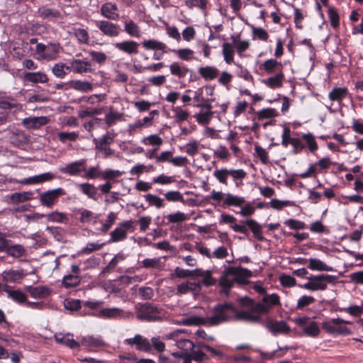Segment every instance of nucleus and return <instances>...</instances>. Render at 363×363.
Listing matches in <instances>:
<instances>
[{"instance_id": "58", "label": "nucleus", "mask_w": 363, "mask_h": 363, "mask_svg": "<svg viewBox=\"0 0 363 363\" xmlns=\"http://www.w3.org/2000/svg\"><path fill=\"white\" fill-rule=\"evenodd\" d=\"M38 13L39 16L45 18H54L59 16L58 11L48 7H40L38 9Z\"/></svg>"}, {"instance_id": "1", "label": "nucleus", "mask_w": 363, "mask_h": 363, "mask_svg": "<svg viewBox=\"0 0 363 363\" xmlns=\"http://www.w3.org/2000/svg\"><path fill=\"white\" fill-rule=\"evenodd\" d=\"M236 308L232 303H224L216 305L211 316L205 318L206 325H216L234 319Z\"/></svg>"}, {"instance_id": "21", "label": "nucleus", "mask_w": 363, "mask_h": 363, "mask_svg": "<svg viewBox=\"0 0 363 363\" xmlns=\"http://www.w3.org/2000/svg\"><path fill=\"white\" fill-rule=\"evenodd\" d=\"M266 328L274 335L286 334L290 331L289 325L285 321H272L266 323Z\"/></svg>"}, {"instance_id": "12", "label": "nucleus", "mask_w": 363, "mask_h": 363, "mask_svg": "<svg viewBox=\"0 0 363 363\" xmlns=\"http://www.w3.org/2000/svg\"><path fill=\"white\" fill-rule=\"evenodd\" d=\"M124 342L129 346H135L136 350L139 351L149 352L152 350V345L149 340L140 334L135 335L133 337L125 339Z\"/></svg>"}, {"instance_id": "20", "label": "nucleus", "mask_w": 363, "mask_h": 363, "mask_svg": "<svg viewBox=\"0 0 363 363\" xmlns=\"http://www.w3.org/2000/svg\"><path fill=\"white\" fill-rule=\"evenodd\" d=\"M201 284L196 281H185L177 285V294H196L201 291Z\"/></svg>"}, {"instance_id": "54", "label": "nucleus", "mask_w": 363, "mask_h": 363, "mask_svg": "<svg viewBox=\"0 0 363 363\" xmlns=\"http://www.w3.org/2000/svg\"><path fill=\"white\" fill-rule=\"evenodd\" d=\"M144 197L150 206H154L157 208H161L164 206V203L163 199L155 194H147L145 195Z\"/></svg>"}, {"instance_id": "23", "label": "nucleus", "mask_w": 363, "mask_h": 363, "mask_svg": "<svg viewBox=\"0 0 363 363\" xmlns=\"http://www.w3.org/2000/svg\"><path fill=\"white\" fill-rule=\"evenodd\" d=\"M113 46L119 51L133 55L138 53L139 44L135 41L129 40L116 43Z\"/></svg>"}, {"instance_id": "15", "label": "nucleus", "mask_w": 363, "mask_h": 363, "mask_svg": "<svg viewBox=\"0 0 363 363\" xmlns=\"http://www.w3.org/2000/svg\"><path fill=\"white\" fill-rule=\"evenodd\" d=\"M30 273L26 270L10 269L2 272L1 277L4 281L10 283H19Z\"/></svg>"}, {"instance_id": "34", "label": "nucleus", "mask_w": 363, "mask_h": 363, "mask_svg": "<svg viewBox=\"0 0 363 363\" xmlns=\"http://www.w3.org/2000/svg\"><path fill=\"white\" fill-rule=\"evenodd\" d=\"M23 79L27 82L31 83H47L48 82V77L43 72H26L23 75Z\"/></svg>"}, {"instance_id": "48", "label": "nucleus", "mask_w": 363, "mask_h": 363, "mask_svg": "<svg viewBox=\"0 0 363 363\" xmlns=\"http://www.w3.org/2000/svg\"><path fill=\"white\" fill-rule=\"evenodd\" d=\"M26 252L25 247L19 244L9 245L6 250L7 255L14 258H19L24 256Z\"/></svg>"}, {"instance_id": "30", "label": "nucleus", "mask_w": 363, "mask_h": 363, "mask_svg": "<svg viewBox=\"0 0 363 363\" xmlns=\"http://www.w3.org/2000/svg\"><path fill=\"white\" fill-rule=\"evenodd\" d=\"M142 46L147 50H161L167 52V47L164 43L155 39L145 40L141 43Z\"/></svg>"}, {"instance_id": "33", "label": "nucleus", "mask_w": 363, "mask_h": 363, "mask_svg": "<svg viewBox=\"0 0 363 363\" xmlns=\"http://www.w3.org/2000/svg\"><path fill=\"white\" fill-rule=\"evenodd\" d=\"M206 321L204 318L196 315L181 318L175 322L176 325L186 326L206 325Z\"/></svg>"}, {"instance_id": "11", "label": "nucleus", "mask_w": 363, "mask_h": 363, "mask_svg": "<svg viewBox=\"0 0 363 363\" xmlns=\"http://www.w3.org/2000/svg\"><path fill=\"white\" fill-rule=\"evenodd\" d=\"M235 282H236L235 267H226L219 280V285L222 287L220 293L227 294Z\"/></svg>"}, {"instance_id": "32", "label": "nucleus", "mask_w": 363, "mask_h": 363, "mask_svg": "<svg viewBox=\"0 0 363 363\" xmlns=\"http://www.w3.org/2000/svg\"><path fill=\"white\" fill-rule=\"evenodd\" d=\"M77 189L88 198L97 200V188L92 184L85 182L77 184Z\"/></svg>"}, {"instance_id": "4", "label": "nucleus", "mask_w": 363, "mask_h": 363, "mask_svg": "<svg viewBox=\"0 0 363 363\" xmlns=\"http://www.w3.org/2000/svg\"><path fill=\"white\" fill-rule=\"evenodd\" d=\"M185 332L184 329H177L162 336V340H170L175 342V345L182 351L179 352L191 353L195 350V344L188 339L180 337V335Z\"/></svg>"}, {"instance_id": "62", "label": "nucleus", "mask_w": 363, "mask_h": 363, "mask_svg": "<svg viewBox=\"0 0 363 363\" xmlns=\"http://www.w3.org/2000/svg\"><path fill=\"white\" fill-rule=\"evenodd\" d=\"M74 35L80 44H89V35L86 30L84 28H76L74 30Z\"/></svg>"}, {"instance_id": "44", "label": "nucleus", "mask_w": 363, "mask_h": 363, "mask_svg": "<svg viewBox=\"0 0 363 363\" xmlns=\"http://www.w3.org/2000/svg\"><path fill=\"white\" fill-rule=\"evenodd\" d=\"M348 90L345 87H336L332 89L328 94L331 101L340 102L347 96Z\"/></svg>"}, {"instance_id": "3", "label": "nucleus", "mask_w": 363, "mask_h": 363, "mask_svg": "<svg viewBox=\"0 0 363 363\" xmlns=\"http://www.w3.org/2000/svg\"><path fill=\"white\" fill-rule=\"evenodd\" d=\"M61 50L62 48L59 43H54L48 45L37 43L35 48L36 58L46 62L55 60L57 59Z\"/></svg>"}, {"instance_id": "35", "label": "nucleus", "mask_w": 363, "mask_h": 363, "mask_svg": "<svg viewBox=\"0 0 363 363\" xmlns=\"http://www.w3.org/2000/svg\"><path fill=\"white\" fill-rule=\"evenodd\" d=\"M308 267L313 271L332 272L333 268L318 258H310Z\"/></svg>"}, {"instance_id": "10", "label": "nucleus", "mask_w": 363, "mask_h": 363, "mask_svg": "<svg viewBox=\"0 0 363 363\" xmlns=\"http://www.w3.org/2000/svg\"><path fill=\"white\" fill-rule=\"evenodd\" d=\"M159 308L150 303H145L138 308L136 317L142 320H155L158 318Z\"/></svg>"}, {"instance_id": "42", "label": "nucleus", "mask_w": 363, "mask_h": 363, "mask_svg": "<svg viewBox=\"0 0 363 363\" xmlns=\"http://www.w3.org/2000/svg\"><path fill=\"white\" fill-rule=\"evenodd\" d=\"M6 292L9 298L19 304L25 303L27 301L26 294L20 289H7Z\"/></svg>"}, {"instance_id": "63", "label": "nucleus", "mask_w": 363, "mask_h": 363, "mask_svg": "<svg viewBox=\"0 0 363 363\" xmlns=\"http://www.w3.org/2000/svg\"><path fill=\"white\" fill-rule=\"evenodd\" d=\"M101 171H100L99 166H93L88 169L85 168L83 177L85 179H95L99 177H101Z\"/></svg>"}, {"instance_id": "51", "label": "nucleus", "mask_w": 363, "mask_h": 363, "mask_svg": "<svg viewBox=\"0 0 363 363\" xmlns=\"http://www.w3.org/2000/svg\"><path fill=\"white\" fill-rule=\"evenodd\" d=\"M170 51L175 53L177 57L184 61H191L194 60V52L189 48H183L178 50H169Z\"/></svg>"}, {"instance_id": "2", "label": "nucleus", "mask_w": 363, "mask_h": 363, "mask_svg": "<svg viewBox=\"0 0 363 363\" xmlns=\"http://www.w3.org/2000/svg\"><path fill=\"white\" fill-rule=\"evenodd\" d=\"M335 277L330 274L313 275L308 277V282L303 285V288L308 291H324L328 284L335 283Z\"/></svg>"}, {"instance_id": "28", "label": "nucleus", "mask_w": 363, "mask_h": 363, "mask_svg": "<svg viewBox=\"0 0 363 363\" xmlns=\"http://www.w3.org/2000/svg\"><path fill=\"white\" fill-rule=\"evenodd\" d=\"M196 277L202 278L201 281L198 282L201 284V286H213L216 285L217 282L216 279L212 277V272L210 270H203L202 269L197 268Z\"/></svg>"}, {"instance_id": "31", "label": "nucleus", "mask_w": 363, "mask_h": 363, "mask_svg": "<svg viewBox=\"0 0 363 363\" xmlns=\"http://www.w3.org/2000/svg\"><path fill=\"white\" fill-rule=\"evenodd\" d=\"M235 320H244L251 323H257L259 321V315L251 310L238 311L236 310V314L234 316Z\"/></svg>"}, {"instance_id": "9", "label": "nucleus", "mask_w": 363, "mask_h": 363, "mask_svg": "<svg viewBox=\"0 0 363 363\" xmlns=\"http://www.w3.org/2000/svg\"><path fill=\"white\" fill-rule=\"evenodd\" d=\"M65 194L62 188H57L43 192L40 195L39 201L42 206L52 208L57 202L58 198Z\"/></svg>"}, {"instance_id": "5", "label": "nucleus", "mask_w": 363, "mask_h": 363, "mask_svg": "<svg viewBox=\"0 0 363 363\" xmlns=\"http://www.w3.org/2000/svg\"><path fill=\"white\" fill-rule=\"evenodd\" d=\"M210 198L217 202L223 201L224 207H242L245 203L244 197L215 190L211 191Z\"/></svg>"}, {"instance_id": "7", "label": "nucleus", "mask_w": 363, "mask_h": 363, "mask_svg": "<svg viewBox=\"0 0 363 363\" xmlns=\"http://www.w3.org/2000/svg\"><path fill=\"white\" fill-rule=\"evenodd\" d=\"M293 320L298 326L301 328L306 335L313 337L319 335L320 330L317 323L312 320L309 317H298Z\"/></svg>"}, {"instance_id": "29", "label": "nucleus", "mask_w": 363, "mask_h": 363, "mask_svg": "<svg viewBox=\"0 0 363 363\" xmlns=\"http://www.w3.org/2000/svg\"><path fill=\"white\" fill-rule=\"evenodd\" d=\"M26 290L28 292L30 296L33 298H45L50 294V290L45 286H28Z\"/></svg>"}, {"instance_id": "52", "label": "nucleus", "mask_w": 363, "mask_h": 363, "mask_svg": "<svg viewBox=\"0 0 363 363\" xmlns=\"http://www.w3.org/2000/svg\"><path fill=\"white\" fill-rule=\"evenodd\" d=\"M124 30L130 36L135 38H139L140 36L139 26L133 21L125 22Z\"/></svg>"}, {"instance_id": "49", "label": "nucleus", "mask_w": 363, "mask_h": 363, "mask_svg": "<svg viewBox=\"0 0 363 363\" xmlns=\"http://www.w3.org/2000/svg\"><path fill=\"white\" fill-rule=\"evenodd\" d=\"M252 276V272L242 268L235 267V277H236V282L243 284Z\"/></svg>"}, {"instance_id": "56", "label": "nucleus", "mask_w": 363, "mask_h": 363, "mask_svg": "<svg viewBox=\"0 0 363 363\" xmlns=\"http://www.w3.org/2000/svg\"><path fill=\"white\" fill-rule=\"evenodd\" d=\"M33 197L32 191L16 192L11 196V199L13 202H24L31 200Z\"/></svg>"}, {"instance_id": "45", "label": "nucleus", "mask_w": 363, "mask_h": 363, "mask_svg": "<svg viewBox=\"0 0 363 363\" xmlns=\"http://www.w3.org/2000/svg\"><path fill=\"white\" fill-rule=\"evenodd\" d=\"M93 142L97 150L103 149L104 147H109L113 142V136L107 133L99 138H94Z\"/></svg>"}, {"instance_id": "53", "label": "nucleus", "mask_w": 363, "mask_h": 363, "mask_svg": "<svg viewBox=\"0 0 363 363\" xmlns=\"http://www.w3.org/2000/svg\"><path fill=\"white\" fill-rule=\"evenodd\" d=\"M45 217L48 221L54 223H64L68 220V217L66 213L57 211H52L45 215Z\"/></svg>"}, {"instance_id": "47", "label": "nucleus", "mask_w": 363, "mask_h": 363, "mask_svg": "<svg viewBox=\"0 0 363 363\" xmlns=\"http://www.w3.org/2000/svg\"><path fill=\"white\" fill-rule=\"evenodd\" d=\"M222 52L224 60L227 64H231L234 60V46L229 43H225L222 45Z\"/></svg>"}, {"instance_id": "41", "label": "nucleus", "mask_w": 363, "mask_h": 363, "mask_svg": "<svg viewBox=\"0 0 363 363\" xmlns=\"http://www.w3.org/2000/svg\"><path fill=\"white\" fill-rule=\"evenodd\" d=\"M79 343L80 346L86 347L89 351H92L94 349L104 345L101 340L93 336L83 337Z\"/></svg>"}, {"instance_id": "36", "label": "nucleus", "mask_w": 363, "mask_h": 363, "mask_svg": "<svg viewBox=\"0 0 363 363\" xmlns=\"http://www.w3.org/2000/svg\"><path fill=\"white\" fill-rule=\"evenodd\" d=\"M284 79V73L279 72L274 76L263 79L262 82L271 89H277L282 86Z\"/></svg>"}, {"instance_id": "26", "label": "nucleus", "mask_w": 363, "mask_h": 363, "mask_svg": "<svg viewBox=\"0 0 363 363\" xmlns=\"http://www.w3.org/2000/svg\"><path fill=\"white\" fill-rule=\"evenodd\" d=\"M169 68L171 74L179 79L184 78L191 71L186 65L179 62H173L169 65Z\"/></svg>"}, {"instance_id": "14", "label": "nucleus", "mask_w": 363, "mask_h": 363, "mask_svg": "<svg viewBox=\"0 0 363 363\" xmlns=\"http://www.w3.org/2000/svg\"><path fill=\"white\" fill-rule=\"evenodd\" d=\"M86 160L82 159L67 164L65 167L60 169V172L70 176H77L85 171Z\"/></svg>"}, {"instance_id": "55", "label": "nucleus", "mask_w": 363, "mask_h": 363, "mask_svg": "<svg viewBox=\"0 0 363 363\" xmlns=\"http://www.w3.org/2000/svg\"><path fill=\"white\" fill-rule=\"evenodd\" d=\"M189 218V216L185 214L181 211H177L174 213H171L167 216V219L169 223H180L187 220Z\"/></svg>"}, {"instance_id": "22", "label": "nucleus", "mask_w": 363, "mask_h": 363, "mask_svg": "<svg viewBox=\"0 0 363 363\" xmlns=\"http://www.w3.org/2000/svg\"><path fill=\"white\" fill-rule=\"evenodd\" d=\"M49 121L47 116H33L25 118L22 123L26 128L37 129L48 123Z\"/></svg>"}, {"instance_id": "27", "label": "nucleus", "mask_w": 363, "mask_h": 363, "mask_svg": "<svg viewBox=\"0 0 363 363\" xmlns=\"http://www.w3.org/2000/svg\"><path fill=\"white\" fill-rule=\"evenodd\" d=\"M73 335L70 333L56 334L55 340L57 342L65 345L71 349H75L80 347L79 342L73 339Z\"/></svg>"}, {"instance_id": "6", "label": "nucleus", "mask_w": 363, "mask_h": 363, "mask_svg": "<svg viewBox=\"0 0 363 363\" xmlns=\"http://www.w3.org/2000/svg\"><path fill=\"white\" fill-rule=\"evenodd\" d=\"M346 323H350L341 318H333L323 323V329L331 335H347L350 330L345 325Z\"/></svg>"}, {"instance_id": "59", "label": "nucleus", "mask_w": 363, "mask_h": 363, "mask_svg": "<svg viewBox=\"0 0 363 363\" xmlns=\"http://www.w3.org/2000/svg\"><path fill=\"white\" fill-rule=\"evenodd\" d=\"M262 301L268 306L269 309L274 306L280 304L279 296L277 294H264Z\"/></svg>"}, {"instance_id": "37", "label": "nucleus", "mask_w": 363, "mask_h": 363, "mask_svg": "<svg viewBox=\"0 0 363 363\" xmlns=\"http://www.w3.org/2000/svg\"><path fill=\"white\" fill-rule=\"evenodd\" d=\"M52 74L59 79H64L70 72L69 65L59 62L53 65L51 69Z\"/></svg>"}, {"instance_id": "8", "label": "nucleus", "mask_w": 363, "mask_h": 363, "mask_svg": "<svg viewBox=\"0 0 363 363\" xmlns=\"http://www.w3.org/2000/svg\"><path fill=\"white\" fill-rule=\"evenodd\" d=\"M134 230L133 222L131 220L120 223L110 233L109 242H118L124 240L127 238L128 231L133 232Z\"/></svg>"}, {"instance_id": "60", "label": "nucleus", "mask_w": 363, "mask_h": 363, "mask_svg": "<svg viewBox=\"0 0 363 363\" xmlns=\"http://www.w3.org/2000/svg\"><path fill=\"white\" fill-rule=\"evenodd\" d=\"M141 142L145 145H154L159 147L162 144L163 140L159 135L152 134L147 137L143 138Z\"/></svg>"}, {"instance_id": "64", "label": "nucleus", "mask_w": 363, "mask_h": 363, "mask_svg": "<svg viewBox=\"0 0 363 363\" xmlns=\"http://www.w3.org/2000/svg\"><path fill=\"white\" fill-rule=\"evenodd\" d=\"M308 150L313 152L318 150V144L315 141V137L310 133L303 134L302 135Z\"/></svg>"}, {"instance_id": "18", "label": "nucleus", "mask_w": 363, "mask_h": 363, "mask_svg": "<svg viewBox=\"0 0 363 363\" xmlns=\"http://www.w3.org/2000/svg\"><path fill=\"white\" fill-rule=\"evenodd\" d=\"M100 12L104 17L109 20L116 21L120 16L118 6L113 2L102 4Z\"/></svg>"}, {"instance_id": "17", "label": "nucleus", "mask_w": 363, "mask_h": 363, "mask_svg": "<svg viewBox=\"0 0 363 363\" xmlns=\"http://www.w3.org/2000/svg\"><path fill=\"white\" fill-rule=\"evenodd\" d=\"M172 355L175 358H181L183 359V363H191V360L195 362H201L207 358V356L202 351L194 350L193 352H173Z\"/></svg>"}, {"instance_id": "40", "label": "nucleus", "mask_w": 363, "mask_h": 363, "mask_svg": "<svg viewBox=\"0 0 363 363\" xmlns=\"http://www.w3.org/2000/svg\"><path fill=\"white\" fill-rule=\"evenodd\" d=\"M199 73L206 80H213L219 74V70L213 66L201 67Z\"/></svg>"}, {"instance_id": "46", "label": "nucleus", "mask_w": 363, "mask_h": 363, "mask_svg": "<svg viewBox=\"0 0 363 363\" xmlns=\"http://www.w3.org/2000/svg\"><path fill=\"white\" fill-rule=\"evenodd\" d=\"M123 173L119 170L106 169L101 172V179L113 184L117 182V179L121 177Z\"/></svg>"}, {"instance_id": "16", "label": "nucleus", "mask_w": 363, "mask_h": 363, "mask_svg": "<svg viewBox=\"0 0 363 363\" xmlns=\"http://www.w3.org/2000/svg\"><path fill=\"white\" fill-rule=\"evenodd\" d=\"M92 64L88 59L79 60L74 59L70 61V72L74 73L83 74L91 72L92 70Z\"/></svg>"}, {"instance_id": "39", "label": "nucleus", "mask_w": 363, "mask_h": 363, "mask_svg": "<svg viewBox=\"0 0 363 363\" xmlns=\"http://www.w3.org/2000/svg\"><path fill=\"white\" fill-rule=\"evenodd\" d=\"M288 347H279L278 350H274L272 352H263L259 348L254 349V351L259 353L262 357L263 361L269 360L274 359V357H281L284 356V350H287Z\"/></svg>"}, {"instance_id": "61", "label": "nucleus", "mask_w": 363, "mask_h": 363, "mask_svg": "<svg viewBox=\"0 0 363 363\" xmlns=\"http://www.w3.org/2000/svg\"><path fill=\"white\" fill-rule=\"evenodd\" d=\"M62 283L66 288L74 287L80 283V278L78 275L68 274L64 277Z\"/></svg>"}, {"instance_id": "50", "label": "nucleus", "mask_w": 363, "mask_h": 363, "mask_svg": "<svg viewBox=\"0 0 363 363\" xmlns=\"http://www.w3.org/2000/svg\"><path fill=\"white\" fill-rule=\"evenodd\" d=\"M231 39L232 44L234 46V48L236 49L238 54L240 56H242V52L247 50L250 47V44L249 40H242L233 36L231 38Z\"/></svg>"}, {"instance_id": "57", "label": "nucleus", "mask_w": 363, "mask_h": 363, "mask_svg": "<svg viewBox=\"0 0 363 363\" xmlns=\"http://www.w3.org/2000/svg\"><path fill=\"white\" fill-rule=\"evenodd\" d=\"M214 177L221 184L227 185L228 177H230V169L221 168L216 169L213 173Z\"/></svg>"}, {"instance_id": "19", "label": "nucleus", "mask_w": 363, "mask_h": 363, "mask_svg": "<svg viewBox=\"0 0 363 363\" xmlns=\"http://www.w3.org/2000/svg\"><path fill=\"white\" fill-rule=\"evenodd\" d=\"M95 315L101 318L116 319L123 317L124 312L116 307L99 308Z\"/></svg>"}, {"instance_id": "38", "label": "nucleus", "mask_w": 363, "mask_h": 363, "mask_svg": "<svg viewBox=\"0 0 363 363\" xmlns=\"http://www.w3.org/2000/svg\"><path fill=\"white\" fill-rule=\"evenodd\" d=\"M261 68L267 74H273L281 72L282 65L274 59H269L263 62Z\"/></svg>"}, {"instance_id": "24", "label": "nucleus", "mask_w": 363, "mask_h": 363, "mask_svg": "<svg viewBox=\"0 0 363 363\" xmlns=\"http://www.w3.org/2000/svg\"><path fill=\"white\" fill-rule=\"evenodd\" d=\"M69 89H74L82 93L90 92L93 90V84L86 80L72 79L69 81Z\"/></svg>"}, {"instance_id": "43", "label": "nucleus", "mask_w": 363, "mask_h": 363, "mask_svg": "<svg viewBox=\"0 0 363 363\" xmlns=\"http://www.w3.org/2000/svg\"><path fill=\"white\" fill-rule=\"evenodd\" d=\"M172 111L173 113L174 121L177 123L186 121L190 117L189 112L181 106L173 107Z\"/></svg>"}, {"instance_id": "25", "label": "nucleus", "mask_w": 363, "mask_h": 363, "mask_svg": "<svg viewBox=\"0 0 363 363\" xmlns=\"http://www.w3.org/2000/svg\"><path fill=\"white\" fill-rule=\"evenodd\" d=\"M54 178V175L50 172H45L38 175H35L28 178H25L19 182L21 184H36L50 181Z\"/></svg>"}, {"instance_id": "13", "label": "nucleus", "mask_w": 363, "mask_h": 363, "mask_svg": "<svg viewBox=\"0 0 363 363\" xmlns=\"http://www.w3.org/2000/svg\"><path fill=\"white\" fill-rule=\"evenodd\" d=\"M96 27L106 36L110 38L117 37L121 32L120 26L108 21H96Z\"/></svg>"}]
</instances>
